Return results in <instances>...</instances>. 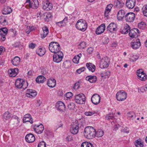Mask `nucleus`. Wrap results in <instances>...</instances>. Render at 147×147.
Returning a JSON list of instances; mask_svg holds the SVG:
<instances>
[{
    "label": "nucleus",
    "mask_w": 147,
    "mask_h": 147,
    "mask_svg": "<svg viewBox=\"0 0 147 147\" xmlns=\"http://www.w3.org/2000/svg\"><path fill=\"white\" fill-rule=\"evenodd\" d=\"M96 133V131L93 127L88 126L85 128L84 134L87 138L92 139L95 137Z\"/></svg>",
    "instance_id": "obj_1"
},
{
    "label": "nucleus",
    "mask_w": 147,
    "mask_h": 147,
    "mask_svg": "<svg viewBox=\"0 0 147 147\" xmlns=\"http://www.w3.org/2000/svg\"><path fill=\"white\" fill-rule=\"evenodd\" d=\"M49 48L50 51L54 54L61 52L60 51L61 47L60 45L56 42H51L49 45Z\"/></svg>",
    "instance_id": "obj_2"
},
{
    "label": "nucleus",
    "mask_w": 147,
    "mask_h": 147,
    "mask_svg": "<svg viewBox=\"0 0 147 147\" xmlns=\"http://www.w3.org/2000/svg\"><path fill=\"white\" fill-rule=\"evenodd\" d=\"M15 85L17 88L19 89L22 88L25 90L27 88L28 84L27 82L24 81L23 79L18 78L16 80Z\"/></svg>",
    "instance_id": "obj_3"
},
{
    "label": "nucleus",
    "mask_w": 147,
    "mask_h": 147,
    "mask_svg": "<svg viewBox=\"0 0 147 147\" xmlns=\"http://www.w3.org/2000/svg\"><path fill=\"white\" fill-rule=\"evenodd\" d=\"M76 27L78 30L84 31L87 28V24L85 20L80 19L77 21L76 24Z\"/></svg>",
    "instance_id": "obj_4"
},
{
    "label": "nucleus",
    "mask_w": 147,
    "mask_h": 147,
    "mask_svg": "<svg viewBox=\"0 0 147 147\" xmlns=\"http://www.w3.org/2000/svg\"><path fill=\"white\" fill-rule=\"evenodd\" d=\"M75 101L76 103L79 104H84L86 101L85 96L82 93L77 94L75 96Z\"/></svg>",
    "instance_id": "obj_5"
},
{
    "label": "nucleus",
    "mask_w": 147,
    "mask_h": 147,
    "mask_svg": "<svg viewBox=\"0 0 147 147\" xmlns=\"http://www.w3.org/2000/svg\"><path fill=\"white\" fill-rule=\"evenodd\" d=\"M127 97V94L124 91H119L117 93L116 97L117 100L121 101L125 100Z\"/></svg>",
    "instance_id": "obj_6"
},
{
    "label": "nucleus",
    "mask_w": 147,
    "mask_h": 147,
    "mask_svg": "<svg viewBox=\"0 0 147 147\" xmlns=\"http://www.w3.org/2000/svg\"><path fill=\"white\" fill-rule=\"evenodd\" d=\"M79 125L78 121L73 122L71 125L70 129L71 133L73 134H77L79 131Z\"/></svg>",
    "instance_id": "obj_7"
},
{
    "label": "nucleus",
    "mask_w": 147,
    "mask_h": 147,
    "mask_svg": "<svg viewBox=\"0 0 147 147\" xmlns=\"http://www.w3.org/2000/svg\"><path fill=\"white\" fill-rule=\"evenodd\" d=\"M63 57V54L62 51L54 54L53 56V61L56 63H59L62 61Z\"/></svg>",
    "instance_id": "obj_8"
},
{
    "label": "nucleus",
    "mask_w": 147,
    "mask_h": 147,
    "mask_svg": "<svg viewBox=\"0 0 147 147\" xmlns=\"http://www.w3.org/2000/svg\"><path fill=\"white\" fill-rule=\"evenodd\" d=\"M136 74L138 78L141 80L145 81L147 78L146 74L144 73L142 69H139L137 70Z\"/></svg>",
    "instance_id": "obj_9"
},
{
    "label": "nucleus",
    "mask_w": 147,
    "mask_h": 147,
    "mask_svg": "<svg viewBox=\"0 0 147 147\" xmlns=\"http://www.w3.org/2000/svg\"><path fill=\"white\" fill-rule=\"evenodd\" d=\"M26 3H28L30 7L34 9H36L38 7L39 2L38 0H34L30 1V0H26Z\"/></svg>",
    "instance_id": "obj_10"
},
{
    "label": "nucleus",
    "mask_w": 147,
    "mask_h": 147,
    "mask_svg": "<svg viewBox=\"0 0 147 147\" xmlns=\"http://www.w3.org/2000/svg\"><path fill=\"white\" fill-rule=\"evenodd\" d=\"M56 107L57 110L59 111L64 112L65 111V106L64 103L62 102L59 101L57 103Z\"/></svg>",
    "instance_id": "obj_11"
},
{
    "label": "nucleus",
    "mask_w": 147,
    "mask_h": 147,
    "mask_svg": "<svg viewBox=\"0 0 147 147\" xmlns=\"http://www.w3.org/2000/svg\"><path fill=\"white\" fill-rule=\"evenodd\" d=\"M139 33V30L137 28H134L129 31V35L130 37L134 38L137 37Z\"/></svg>",
    "instance_id": "obj_12"
},
{
    "label": "nucleus",
    "mask_w": 147,
    "mask_h": 147,
    "mask_svg": "<svg viewBox=\"0 0 147 147\" xmlns=\"http://www.w3.org/2000/svg\"><path fill=\"white\" fill-rule=\"evenodd\" d=\"M135 17V14L133 12L128 13L125 16V18L126 21L129 22H132Z\"/></svg>",
    "instance_id": "obj_13"
},
{
    "label": "nucleus",
    "mask_w": 147,
    "mask_h": 147,
    "mask_svg": "<svg viewBox=\"0 0 147 147\" xmlns=\"http://www.w3.org/2000/svg\"><path fill=\"white\" fill-rule=\"evenodd\" d=\"M141 43L140 40L138 38L136 40H133L131 43V47L134 49H138L141 46Z\"/></svg>",
    "instance_id": "obj_14"
},
{
    "label": "nucleus",
    "mask_w": 147,
    "mask_h": 147,
    "mask_svg": "<svg viewBox=\"0 0 147 147\" xmlns=\"http://www.w3.org/2000/svg\"><path fill=\"white\" fill-rule=\"evenodd\" d=\"M100 97L99 95L94 94L93 95L91 98L92 102L94 105H97L100 102Z\"/></svg>",
    "instance_id": "obj_15"
},
{
    "label": "nucleus",
    "mask_w": 147,
    "mask_h": 147,
    "mask_svg": "<svg viewBox=\"0 0 147 147\" xmlns=\"http://www.w3.org/2000/svg\"><path fill=\"white\" fill-rule=\"evenodd\" d=\"M42 4L43 9L46 10H51L53 8L52 4L47 0L43 2Z\"/></svg>",
    "instance_id": "obj_16"
},
{
    "label": "nucleus",
    "mask_w": 147,
    "mask_h": 147,
    "mask_svg": "<svg viewBox=\"0 0 147 147\" xmlns=\"http://www.w3.org/2000/svg\"><path fill=\"white\" fill-rule=\"evenodd\" d=\"M117 26L116 24L111 23L107 27V29L108 31L111 33H114L117 30Z\"/></svg>",
    "instance_id": "obj_17"
},
{
    "label": "nucleus",
    "mask_w": 147,
    "mask_h": 147,
    "mask_svg": "<svg viewBox=\"0 0 147 147\" xmlns=\"http://www.w3.org/2000/svg\"><path fill=\"white\" fill-rule=\"evenodd\" d=\"M36 92L32 89H28L26 91V96L28 97L32 98L35 97L37 95Z\"/></svg>",
    "instance_id": "obj_18"
},
{
    "label": "nucleus",
    "mask_w": 147,
    "mask_h": 147,
    "mask_svg": "<svg viewBox=\"0 0 147 147\" xmlns=\"http://www.w3.org/2000/svg\"><path fill=\"white\" fill-rule=\"evenodd\" d=\"M33 128L35 131L38 134L42 133L44 129V126L41 124L39 125H35Z\"/></svg>",
    "instance_id": "obj_19"
},
{
    "label": "nucleus",
    "mask_w": 147,
    "mask_h": 147,
    "mask_svg": "<svg viewBox=\"0 0 147 147\" xmlns=\"http://www.w3.org/2000/svg\"><path fill=\"white\" fill-rule=\"evenodd\" d=\"M35 139L34 135L31 133L27 134L26 136L25 140L28 143L34 142Z\"/></svg>",
    "instance_id": "obj_20"
},
{
    "label": "nucleus",
    "mask_w": 147,
    "mask_h": 147,
    "mask_svg": "<svg viewBox=\"0 0 147 147\" xmlns=\"http://www.w3.org/2000/svg\"><path fill=\"white\" fill-rule=\"evenodd\" d=\"M105 29V24H102L97 28L96 30V33L97 34H100L103 33Z\"/></svg>",
    "instance_id": "obj_21"
},
{
    "label": "nucleus",
    "mask_w": 147,
    "mask_h": 147,
    "mask_svg": "<svg viewBox=\"0 0 147 147\" xmlns=\"http://www.w3.org/2000/svg\"><path fill=\"white\" fill-rule=\"evenodd\" d=\"M136 0H127L126 5L129 9H133L135 5Z\"/></svg>",
    "instance_id": "obj_22"
},
{
    "label": "nucleus",
    "mask_w": 147,
    "mask_h": 147,
    "mask_svg": "<svg viewBox=\"0 0 147 147\" xmlns=\"http://www.w3.org/2000/svg\"><path fill=\"white\" fill-rule=\"evenodd\" d=\"M18 69L17 68L12 69L8 70V72L9 76L11 77H15L18 72Z\"/></svg>",
    "instance_id": "obj_23"
},
{
    "label": "nucleus",
    "mask_w": 147,
    "mask_h": 147,
    "mask_svg": "<svg viewBox=\"0 0 147 147\" xmlns=\"http://www.w3.org/2000/svg\"><path fill=\"white\" fill-rule=\"evenodd\" d=\"M8 32V30L6 28H4L0 30V34L1 36V39L4 41L5 39V36Z\"/></svg>",
    "instance_id": "obj_24"
},
{
    "label": "nucleus",
    "mask_w": 147,
    "mask_h": 147,
    "mask_svg": "<svg viewBox=\"0 0 147 147\" xmlns=\"http://www.w3.org/2000/svg\"><path fill=\"white\" fill-rule=\"evenodd\" d=\"M31 115L29 114L25 115L23 119V122L26 123V122H30L31 123H33L32 118H31Z\"/></svg>",
    "instance_id": "obj_25"
},
{
    "label": "nucleus",
    "mask_w": 147,
    "mask_h": 147,
    "mask_svg": "<svg viewBox=\"0 0 147 147\" xmlns=\"http://www.w3.org/2000/svg\"><path fill=\"white\" fill-rule=\"evenodd\" d=\"M86 79L91 83H95L97 80V77L96 76L89 75L86 77Z\"/></svg>",
    "instance_id": "obj_26"
},
{
    "label": "nucleus",
    "mask_w": 147,
    "mask_h": 147,
    "mask_svg": "<svg viewBox=\"0 0 147 147\" xmlns=\"http://www.w3.org/2000/svg\"><path fill=\"white\" fill-rule=\"evenodd\" d=\"M46 52V50L45 48H39L36 51V53L39 56L42 57L44 55Z\"/></svg>",
    "instance_id": "obj_27"
},
{
    "label": "nucleus",
    "mask_w": 147,
    "mask_h": 147,
    "mask_svg": "<svg viewBox=\"0 0 147 147\" xmlns=\"http://www.w3.org/2000/svg\"><path fill=\"white\" fill-rule=\"evenodd\" d=\"M125 15V11L124 10L121 9L118 12L117 17L119 20H121L124 17Z\"/></svg>",
    "instance_id": "obj_28"
},
{
    "label": "nucleus",
    "mask_w": 147,
    "mask_h": 147,
    "mask_svg": "<svg viewBox=\"0 0 147 147\" xmlns=\"http://www.w3.org/2000/svg\"><path fill=\"white\" fill-rule=\"evenodd\" d=\"M43 33L40 34V37L42 38L45 37L49 33V30L47 27L45 26L42 28Z\"/></svg>",
    "instance_id": "obj_29"
},
{
    "label": "nucleus",
    "mask_w": 147,
    "mask_h": 147,
    "mask_svg": "<svg viewBox=\"0 0 147 147\" xmlns=\"http://www.w3.org/2000/svg\"><path fill=\"white\" fill-rule=\"evenodd\" d=\"M48 86L51 88L54 87L56 85V81L54 79L51 78L47 82Z\"/></svg>",
    "instance_id": "obj_30"
},
{
    "label": "nucleus",
    "mask_w": 147,
    "mask_h": 147,
    "mask_svg": "<svg viewBox=\"0 0 147 147\" xmlns=\"http://www.w3.org/2000/svg\"><path fill=\"white\" fill-rule=\"evenodd\" d=\"M115 6L117 8H121L124 5V3L122 0H116L114 1Z\"/></svg>",
    "instance_id": "obj_31"
},
{
    "label": "nucleus",
    "mask_w": 147,
    "mask_h": 147,
    "mask_svg": "<svg viewBox=\"0 0 147 147\" xmlns=\"http://www.w3.org/2000/svg\"><path fill=\"white\" fill-rule=\"evenodd\" d=\"M86 65L90 71L92 72H94L96 69V67L94 65L90 63H87Z\"/></svg>",
    "instance_id": "obj_32"
},
{
    "label": "nucleus",
    "mask_w": 147,
    "mask_h": 147,
    "mask_svg": "<svg viewBox=\"0 0 147 147\" xmlns=\"http://www.w3.org/2000/svg\"><path fill=\"white\" fill-rule=\"evenodd\" d=\"M20 61V57L18 56H16L12 60L11 62L13 65L17 66L19 65Z\"/></svg>",
    "instance_id": "obj_33"
},
{
    "label": "nucleus",
    "mask_w": 147,
    "mask_h": 147,
    "mask_svg": "<svg viewBox=\"0 0 147 147\" xmlns=\"http://www.w3.org/2000/svg\"><path fill=\"white\" fill-rule=\"evenodd\" d=\"M45 80V77L42 75L38 76L36 79V82L39 84L43 83Z\"/></svg>",
    "instance_id": "obj_34"
},
{
    "label": "nucleus",
    "mask_w": 147,
    "mask_h": 147,
    "mask_svg": "<svg viewBox=\"0 0 147 147\" xmlns=\"http://www.w3.org/2000/svg\"><path fill=\"white\" fill-rule=\"evenodd\" d=\"M130 30V26L127 24H126L123 28L121 30L122 34H127Z\"/></svg>",
    "instance_id": "obj_35"
},
{
    "label": "nucleus",
    "mask_w": 147,
    "mask_h": 147,
    "mask_svg": "<svg viewBox=\"0 0 147 147\" xmlns=\"http://www.w3.org/2000/svg\"><path fill=\"white\" fill-rule=\"evenodd\" d=\"M12 11V10L10 7H9L5 6L2 12L3 14L6 15L10 13Z\"/></svg>",
    "instance_id": "obj_36"
},
{
    "label": "nucleus",
    "mask_w": 147,
    "mask_h": 147,
    "mask_svg": "<svg viewBox=\"0 0 147 147\" xmlns=\"http://www.w3.org/2000/svg\"><path fill=\"white\" fill-rule=\"evenodd\" d=\"M108 66V64L107 62L105 61L104 59H102L101 61L100 67V68L102 69L107 68Z\"/></svg>",
    "instance_id": "obj_37"
},
{
    "label": "nucleus",
    "mask_w": 147,
    "mask_h": 147,
    "mask_svg": "<svg viewBox=\"0 0 147 147\" xmlns=\"http://www.w3.org/2000/svg\"><path fill=\"white\" fill-rule=\"evenodd\" d=\"M81 146V147H94L93 145L91 143L86 142L82 143Z\"/></svg>",
    "instance_id": "obj_38"
},
{
    "label": "nucleus",
    "mask_w": 147,
    "mask_h": 147,
    "mask_svg": "<svg viewBox=\"0 0 147 147\" xmlns=\"http://www.w3.org/2000/svg\"><path fill=\"white\" fill-rule=\"evenodd\" d=\"M104 134V132L103 130L101 129H99L96 131V136L97 137H101Z\"/></svg>",
    "instance_id": "obj_39"
},
{
    "label": "nucleus",
    "mask_w": 147,
    "mask_h": 147,
    "mask_svg": "<svg viewBox=\"0 0 147 147\" xmlns=\"http://www.w3.org/2000/svg\"><path fill=\"white\" fill-rule=\"evenodd\" d=\"M142 11L144 16L147 17V5L143 7Z\"/></svg>",
    "instance_id": "obj_40"
},
{
    "label": "nucleus",
    "mask_w": 147,
    "mask_h": 147,
    "mask_svg": "<svg viewBox=\"0 0 147 147\" xmlns=\"http://www.w3.org/2000/svg\"><path fill=\"white\" fill-rule=\"evenodd\" d=\"M11 115L10 113L8 111L5 112L3 115V118L4 119L7 120L9 119L10 118Z\"/></svg>",
    "instance_id": "obj_41"
},
{
    "label": "nucleus",
    "mask_w": 147,
    "mask_h": 147,
    "mask_svg": "<svg viewBox=\"0 0 147 147\" xmlns=\"http://www.w3.org/2000/svg\"><path fill=\"white\" fill-rule=\"evenodd\" d=\"M135 144L136 147H143L144 146L142 142L138 140L135 141Z\"/></svg>",
    "instance_id": "obj_42"
},
{
    "label": "nucleus",
    "mask_w": 147,
    "mask_h": 147,
    "mask_svg": "<svg viewBox=\"0 0 147 147\" xmlns=\"http://www.w3.org/2000/svg\"><path fill=\"white\" fill-rule=\"evenodd\" d=\"M147 91V86L146 85L145 86H143L141 88H138V92H144Z\"/></svg>",
    "instance_id": "obj_43"
},
{
    "label": "nucleus",
    "mask_w": 147,
    "mask_h": 147,
    "mask_svg": "<svg viewBox=\"0 0 147 147\" xmlns=\"http://www.w3.org/2000/svg\"><path fill=\"white\" fill-rule=\"evenodd\" d=\"M138 27L141 29H144L146 27V25L144 22H142L138 24Z\"/></svg>",
    "instance_id": "obj_44"
},
{
    "label": "nucleus",
    "mask_w": 147,
    "mask_h": 147,
    "mask_svg": "<svg viewBox=\"0 0 147 147\" xmlns=\"http://www.w3.org/2000/svg\"><path fill=\"white\" fill-rule=\"evenodd\" d=\"M127 116L133 120L136 117V115L133 112L128 113L127 115Z\"/></svg>",
    "instance_id": "obj_45"
},
{
    "label": "nucleus",
    "mask_w": 147,
    "mask_h": 147,
    "mask_svg": "<svg viewBox=\"0 0 147 147\" xmlns=\"http://www.w3.org/2000/svg\"><path fill=\"white\" fill-rule=\"evenodd\" d=\"M68 108L70 110H73L75 107V103L74 102H71L68 105Z\"/></svg>",
    "instance_id": "obj_46"
},
{
    "label": "nucleus",
    "mask_w": 147,
    "mask_h": 147,
    "mask_svg": "<svg viewBox=\"0 0 147 147\" xmlns=\"http://www.w3.org/2000/svg\"><path fill=\"white\" fill-rule=\"evenodd\" d=\"M114 117V115L113 114L110 113L107 115L105 117L106 119L110 120L112 119Z\"/></svg>",
    "instance_id": "obj_47"
},
{
    "label": "nucleus",
    "mask_w": 147,
    "mask_h": 147,
    "mask_svg": "<svg viewBox=\"0 0 147 147\" xmlns=\"http://www.w3.org/2000/svg\"><path fill=\"white\" fill-rule=\"evenodd\" d=\"M96 113V112L95 111L85 112L84 113L85 115L87 116H91Z\"/></svg>",
    "instance_id": "obj_48"
},
{
    "label": "nucleus",
    "mask_w": 147,
    "mask_h": 147,
    "mask_svg": "<svg viewBox=\"0 0 147 147\" xmlns=\"http://www.w3.org/2000/svg\"><path fill=\"white\" fill-rule=\"evenodd\" d=\"M79 57L75 56L73 59V61L75 63L78 64L79 62Z\"/></svg>",
    "instance_id": "obj_49"
},
{
    "label": "nucleus",
    "mask_w": 147,
    "mask_h": 147,
    "mask_svg": "<svg viewBox=\"0 0 147 147\" xmlns=\"http://www.w3.org/2000/svg\"><path fill=\"white\" fill-rule=\"evenodd\" d=\"M139 57L137 55H133L131 58L130 59L131 62H134L137 60L138 58Z\"/></svg>",
    "instance_id": "obj_50"
},
{
    "label": "nucleus",
    "mask_w": 147,
    "mask_h": 147,
    "mask_svg": "<svg viewBox=\"0 0 147 147\" xmlns=\"http://www.w3.org/2000/svg\"><path fill=\"white\" fill-rule=\"evenodd\" d=\"M38 147H46V144L44 141L40 142L38 144Z\"/></svg>",
    "instance_id": "obj_51"
},
{
    "label": "nucleus",
    "mask_w": 147,
    "mask_h": 147,
    "mask_svg": "<svg viewBox=\"0 0 147 147\" xmlns=\"http://www.w3.org/2000/svg\"><path fill=\"white\" fill-rule=\"evenodd\" d=\"M102 43L103 44H107L109 42V39L108 37H105L103 38Z\"/></svg>",
    "instance_id": "obj_52"
},
{
    "label": "nucleus",
    "mask_w": 147,
    "mask_h": 147,
    "mask_svg": "<svg viewBox=\"0 0 147 147\" xmlns=\"http://www.w3.org/2000/svg\"><path fill=\"white\" fill-rule=\"evenodd\" d=\"M79 45L81 47L80 48L84 49L86 47V43L84 42H82Z\"/></svg>",
    "instance_id": "obj_53"
},
{
    "label": "nucleus",
    "mask_w": 147,
    "mask_h": 147,
    "mask_svg": "<svg viewBox=\"0 0 147 147\" xmlns=\"http://www.w3.org/2000/svg\"><path fill=\"white\" fill-rule=\"evenodd\" d=\"M65 96L67 98H70L73 96L72 93L71 92L67 93L65 95Z\"/></svg>",
    "instance_id": "obj_54"
},
{
    "label": "nucleus",
    "mask_w": 147,
    "mask_h": 147,
    "mask_svg": "<svg viewBox=\"0 0 147 147\" xmlns=\"http://www.w3.org/2000/svg\"><path fill=\"white\" fill-rule=\"evenodd\" d=\"M36 45L35 44L32 42L29 44V47L30 49H33L35 47Z\"/></svg>",
    "instance_id": "obj_55"
},
{
    "label": "nucleus",
    "mask_w": 147,
    "mask_h": 147,
    "mask_svg": "<svg viewBox=\"0 0 147 147\" xmlns=\"http://www.w3.org/2000/svg\"><path fill=\"white\" fill-rule=\"evenodd\" d=\"M110 71H107L104 72V75L105 76H107V77L109 78L110 76Z\"/></svg>",
    "instance_id": "obj_56"
},
{
    "label": "nucleus",
    "mask_w": 147,
    "mask_h": 147,
    "mask_svg": "<svg viewBox=\"0 0 147 147\" xmlns=\"http://www.w3.org/2000/svg\"><path fill=\"white\" fill-rule=\"evenodd\" d=\"M113 7V5L112 4H109L107 6L106 9L108 10L111 11V9Z\"/></svg>",
    "instance_id": "obj_57"
},
{
    "label": "nucleus",
    "mask_w": 147,
    "mask_h": 147,
    "mask_svg": "<svg viewBox=\"0 0 147 147\" xmlns=\"http://www.w3.org/2000/svg\"><path fill=\"white\" fill-rule=\"evenodd\" d=\"M56 24L60 27L63 26H65V24H63V23L62 21L58 22H57L56 23Z\"/></svg>",
    "instance_id": "obj_58"
},
{
    "label": "nucleus",
    "mask_w": 147,
    "mask_h": 147,
    "mask_svg": "<svg viewBox=\"0 0 147 147\" xmlns=\"http://www.w3.org/2000/svg\"><path fill=\"white\" fill-rule=\"evenodd\" d=\"M121 131L125 133H129V131L128 130V128L126 127L124 128L123 129H121Z\"/></svg>",
    "instance_id": "obj_59"
},
{
    "label": "nucleus",
    "mask_w": 147,
    "mask_h": 147,
    "mask_svg": "<svg viewBox=\"0 0 147 147\" xmlns=\"http://www.w3.org/2000/svg\"><path fill=\"white\" fill-rule=\"evenodd\" d=\"M93 51V49L91 47L88 48L87 50V52L90 54H91Z\"/></svg>",
    "instance_id": "obj_60"
},
{
    "label": "nucleus",
    "mask_w": 147,
    "mask_h": 147,
    "mask_svg": "<svg viewBox=\"0 0 147 147\" xmlns=\"http://www.w3.org/2000/svg\"><path fill=\"white\" fill-rule=\"evenodd\" d=\"M5 18L4 16H0V23L1 24H3V21L4 19Z\"/></svg>",
    "instance_id": "obj_61"
},
{
    "label": "nucleus",
    "mask_w": 147,
    "mask_h": 147,
    "mask_svg": "<svg viewBox=\"0 0 147 147\" xmlns=\"http://www.w3.org/2000/svg\"><path fill=\"white\" fill-rule=\"evenodd\" d=\"M111 11L108 10L107 9H105V12L104 13V14L105 16L107 17L108 16L109 13Z\"/></svg>",
    "instance_id": "obj_62"
},
{
    "label": "nucleus",
    "mask_w": 147,
    "mask_h": 147,
    "mask_svg": "<svg viewBox=\"0 0 147 147\" xmlns=\"http://www.w3.org/2000/svg\"><path fill=\"white\" fill-rule=\"evenodd\" d=\"M68 20L67 17H66L64 18L63 20L62 21L63 23H64L65 25L67 22Z\"/></svg>",
    "instance_id": "obj_63"
},
{
    "label": "nucleus",
    "mask_w": 147,
    "mask_h": 147,
    "mask_svg": "<svg viewBox=\"0 0 147 147\" xmlns=\"http://www.w3.org/2000/svg\"><path fill=\"white\" fill-rule=\"evenodd\" d=\"M41 72L43 74H45L47 73V71L46 69L45 68H43L42 69Z\"/></svg>",
    "instance_id": "obj_64"
}]
</instances>
